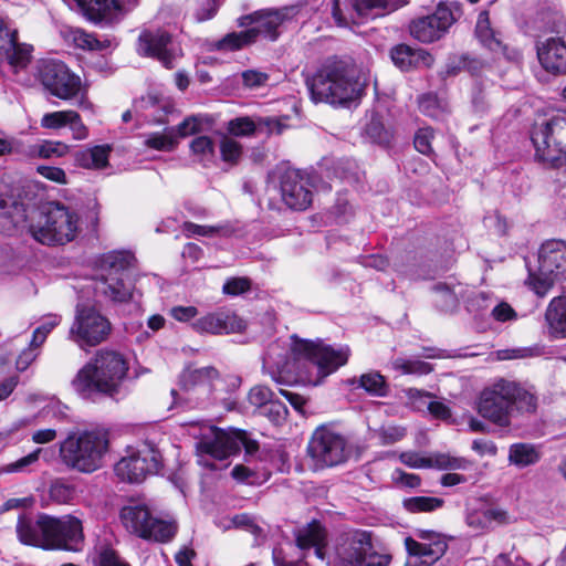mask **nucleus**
I'll use <instances>...</instances> for the list:
<instances>
[{"instance_id": "f257e3e1", "label": "nucleus", "mask_w": 566, "mask_h": 566, "mask_svg": "<svg viewBox=\"0 0 566 566\" xmlns=\"http://www.w3.org/2000/svg\"><path fill=\"white\" fill-rule=\"evenodd\" d=\"M129 363L118 350L101 348L77 370L71 386L85 400L114 398L128 376Z\"/></svg>"}, {"instance_id": "f03ea898", "label": "nucleus", "mask_w": 566, "mask_h": 566, "mask_svg": "<svg viewBox=\"0 0 566 566\" xmlns=\"http://www.w3.org/2000/svg\"><path fill=\"white\" fill-rule=\"evenodd\" d=\"M368 75L350 62L327 60L306 81L315 103L349 106L357 102L368 85Z\"/></svg>"}, {"instance_id": "7ed1b4c3", "label": "nucleus", "mask_w": 566, "mask_h": 566, "mask_svg": "<svg viewBox=\"0 0 566 566\" xmlns=\"http://www.w3.org/2000/svg\"><path fill=\"white\" fill-rule=\"evenodd\" d=\"M17 533L23 544L45 549L77 551L83 541L82 523L73 516L56 518L43 514L33 520L23 515L18 520Z\"/></svg>"}, {"instance_id": "20e7f679", "label": "nucleus", "mask_w": 566, "mask_h": 566, "mask_svg": "<svg viewBox=\"0 0 566 566\" xmlns=\"http://www.w3.org/2000/svg\"><path fill=\"white\" fill-rule=\"evenodd\" d=\"M536 398L520 384L504 378L485 387L479 397L478 412L499 427L511 426L515 412H534Z\"/></svg>"}, {"instance_id": "39448f33", "label": "nucleus", "mask_w": 566, "mask_h": 566, "mask_svg": "<svg viewBox=\"0 0 566 566\" xmlns=\"http://www.w3.org/2000/svg\"><path fill=\"white\" fill-rule=\"evenodd\" d=\"M325 562L327 566H388L391 555L374 548L370 532L350 530L336 537Z\"/></svg>"}, {"instance_id": "423d86ee", "label": "nucleus", "mask_w": 566, "mask_h": 566, "mask_svg": "<svg viewBox=\"0 0 566 566\" xmlns=\"http://www.w3.org/2000/svg\"><path fill=\"white\" fill-rule=\"evenodd\" d=\"M244 448L247 455H254L259 450L256 441L248 438L243 430L229 431L210 427L196 443L198 463L210 470H220L216 461H222Z\"/></svg>"}, {"instance_id": "0eeeda50", "label": "nucleus", "mask_w": 566, "mask_h": 566, "mask_svg": "<svg viewBox=\"0 0 566 566\" xmlns=\"http://www.w3.org/2000/svg\"><path fill=\"white\" fill-rule=\"evenodd\" d=\"M105 430H88L69 436L60 446L63 462L80 472L91 473L102 467L108 449Z\"/></svg>"}, {"instance_id": "6e6552de", "label": "nucleus", "mask_w": 566, "mask_h": 566, "mask_svg": "<svg viewBox=\"0 0 566 566\" xmlns=\"http://www.w3.org/2000/svg\"><path fill=\"white\" fill-rule=\"evenodd\" d=\"M292 354L296 360H303V367L308 375L300 377L313 385L321 382L323 378L334 373L348 360L349 349L342 347L335 349L332 346L315 344L293 337Z\"/></svg>"}, {"instance_id": "1a4fd4ad", "label": "nucleus", "mask_w": 566, "mask_h": 566, "mask_svg": "<svg viewBox=\"0 0 566 566\" xmlns=\"http://www.w3.org/2000/svg\"><path fill=\"white\" fill-rule=\"evenodd\" d=\"M43 222L30 226V233L40 244L64 245L78 232V216L60 202H48L41 211Z\"/></svg>"}, {"instance_id": "9d476101", "label": "nucleus", "mask_w": 566, "mask_h": 566, "mask_svg": "<svg viewBox=\"0 0 566 566\" xmlns=\"http://www.w3.org/2000/svg\"><path fill=\"white\" fill-rule=\"evenodd\" d=\"M35 77L51 95L64 101L76 99L81 108L91 107L81 77L63 62L41 60L36 65Z\"/></svg>"}, {"instance_id": "9b49d317", "label": "nucleus", "mask_w": 566, "mask_h": 566, "mask_svg": "<svg viewBox=\"0 0 566 566\" xmlns=\"http://www.w3.org/2000/svg\"><path fill=\"white\" fill-rule=\"evenodd\" d=\"M523 258L528 284L538 296H545L555 281L566 273V250H527Z\"/></svg>"}, {"instance_id": "f8f14e48", "label": "nucleus", "mask_w": 566, "mask_h": 566, "mask_svg": "<svg viewBox=\"0 0 566 566\" xmlns=\"http://www.w3.org/2000/svg\"><path fill=\"white\" fill-rule=\"evenodd\" d=\"M531 138L538 160L557 168L566 166V114L535 125Z\"/></svg>"}, {"instance_id": "ddd939ff", "label": "nucleus", "mask_w": 566, "mask_h": 566, "mask_svg": "<svg viewBox=\"0 0 566 566\" xmlns=\"http://www.w3.org/2000/svg\"><path fill=\"white\" fill-rule=\"evenodd\" d=\"M295 544L300 549L297 558L291 557V552L295 547L289 543L287 547H276L273 549V563L275 566H307L305 558L307 552L314 548V555L321 559L326 558L327 532L318 522L312 521L294 532Z\"/></svg>"}, {"instance_id": "4468645a", "label": "nucleus", "mask_w": 566, "mask_h": 566, "mask_svg": "<svg viewBox=\"0 0 566 566\" xmlns=\"http://www.w3.org/2000/svg\"><path fill=\"white\" fill-rule=\"evenodd\" d=\"M124 527L132 534L144 539L169 542L177 532L174 522H167L153 516L146 504L130 502L123 506L119 513Z\"/></svg>"}, {"instance_id": "2eb2a0df", "label": "nucleus", "mask_w": 566, "mask_h": 566, "mask_svg": "<svg viewBox=\"0 0 566 566\" xmlns=\"http://www.w3.org/2000/svg\"><path fill=\"white\" fill-rule=\"evenodd\" d=\"M132 260L133 255L128 250H109L103 253L96 262V269L102 276L96 290L113 302H127L132 297V286L117 275L130 265Z\"/></svg>"}, {"instance_id": "dca6fc26", "label": "nucleus", "mask_w": 566, "mask_h": 566, "mask_svg": "<svg viewBox=\"0 0 566 566\" xmlns=\"http://www.w3.org/2000/svg\"><path fill=\"white\" fill-rule=\"evenodd\" d=\"M111 333L109 319L96 308L80 305L76 307L69 338L81 349L98 346L108 339Z\"/></svg>"}, {"instance_id": "f3484780", "label": "nucleus", "mask_w": 566, "mask_h": 566, "mask_svg": "<svg viewBox=\"0 0 566 566\" xmlns=\"http://www.w3.org/2000/svg\"><path fill=\"white\" fill-rule=\"evenodd\" d=\"M307 452L316 468L342 464L350 454L345 437L327 427H319L313 432Z\"/></svg>"}, {"instance_id": "a211bd4d", "label": "nucleus", "mask_w": 566, "mask_h": 566, "mask_svg": "<svg viewBox=\"0 0 566 566\" xmlns=\"http://www.w3.org/2000/svg\"><path fill=\"white\" fill-rule=\"evenodd\" d=\"M160 465V454L150 446L122 458L115 465V473L129 483H139L148 474L157 473Z\"/></svg>"}, {"instance_id": "6ab92c4d", "label": "nucleus", "mask_w": 566, "mask_h": 566, "mask_svg": "<svg viewBox=\"0 0 566 566\" xmlns=\"http://www.w3.org/2000/svg\"><path fill=\"white\" fill-rule=\"evenodd\" d=\"M218 378L219 373L213 367L186 369L180 377L181 389L187 395L186 399L195 407L206 406L213 381Z\"/></svg>"}, {"instance_id": "aec40b11", "label": "nucleus", "mask_w": 566, "mask_h": 566, "mask_svg": "<svg viewBox=\"0 0 566 566\" xmlns=\"http://www.w3.org/2000/svg\"><path fill=\"white\" fill-rule=\"evenodd\" d=\"M453 22L451 10L439 6L432 14L413 20L410 34L420 42L431 43L442 38Z\"/></svg>"}, {"instance_id": "412c9836", "label": "nucleus", "mask_w": 566, "mask_h": 566, "mask_svg": "<svg viewBox=\"0 0 566 566\" xmlns=\"http://www.w3.org/2000/svg\"><path fill=\"white\" fill-rule=\"evenodd\" d=\"M281 196L285 205L291 209H307L313 199L308 178L300 170H286L281 177Z\"/></svg>"}, {"instance_id": "4be33fe9", "label": "nucleus", "mask_w": 566, "mask_h": 566, "mask_svg": "<svg viewBox=\"0 0 566 566\" xmlns=\"http://www.w3.org/2000/svg\"><path fill=\"white\" fill-rule=\"evenodd\" d=\"M416 536L421 542L406 537L405 545L410 555L429 559L421 560L419 566H430L447 552L448 544L443 535L429 530H418Z\"/></svg>"}, {"instance_id": "5701e85b", "label": "nucleus", "mask_w": 566, "mask_h": 566, "mask_svg": "<svg viewBox=\"0 0 566 566\" xmlns=\"http://www.w3.org/2000/svg\"><path fill=\"white\" fill-rule=\"evenodd\" d=\"M191 327L199 334L221 335L244 331L245 322L231 310L220 308L196 319Z\"/></svg>"}, {"instance_id": "b1692460", "label": "nucleus", "mask_w": 566, "mask_h": 566, "mask_svg": "<svg viewBox=\"0 0 566 566\" xmlns=\"http://www.w3.org/2000/svg\"><path fill=\"white\" fill-rule=\"evenodd\" d=\"M93 22L113 21L135 9L138 0H74Z\"/></svg>"}, {"instance_id": "393cba45", "label": "nucleus", "mask_w": 566, "mask_h": 566, "mask_svg": "<svg viewBox=\"0 0 566 566\" xmlns=\"http://www.w3.org/2000/svg\"><path fill=\"white\" fill-rule=\"evenodd\" d=\"M541 65L549 73H566V32L541 40L536 44Z\"/></svg>"}, {"instance_id": "a878e982", "label": "nucleus", "mask_w": 566, "mask_h": 566, "mask_svg": "<svg viewBox=\"0 0 566 566\" xmlns=\"http://www.w3.org/2000/svg\"><path fill=\"white\" fill-rule=\"evenodd\" d=\"M170 35L165 31L145 30L138 36L137 51L140 55L157 59L165 67L172 69L175 55L168 49Z\"/></svg>"}, {"instance_id": "bb28decb", "label": "nucleus", "mask_w": 566, "mask_h": 566, "mask_svg": "<svg viewBox=\"0 0 566 566\" xmlns=\"http://www.w3.org/2000/svg\"><path fill=\"white\" fill-rule=\"evenodd\" d=\"M400 461L410 468H437L439 470H465L470 462L460 457H453L447 453H436L429 458L419 452L407 451L399 455Z\"/></svg>"}, {"instance_id": "cd10ccee", "label": "nucleus", "mask_w": 566, "mask_h": 566, "mask_svg": "<svg viewBox=\"0 0 566 566\" xmlns=\"http://www.w3.org/2000/svg\"><path fill=\"white\" fill-rule=\"evenodd\" d=\"M289 9L268 10L254 13L251 19L254 25L249 29L253 41L258 36L275 41L279 36L277 28L287 18Z\"/></svg>"}, {"instance_id": "c85d7f7f", "label": "nucleus", "mask_w": 566, "mask_h": 566, "mask_svg": "<svg viewBox=\"0 0 566 566\" xmlns=\"http://www.w3.org/2000/svg\"><path fill=\"white\" fill-rule=\"evenodd\" d=\"M475 32L481 43L495 54L502 55L510 61H515L520 57V52L502 43L490 28L488 12L483 11L479 14Z\"/></svg>"}, {"instance_id": "c756f323", "label": "nucleus", "mask_w": 566, "mask_h": 566, "mask_svg": "<svg viewBox=\"0 0 566 566\" xmlns=\"http://www.w3.org/2000/svg\"><path fill=\"white\" fill-rule=\"evenodd\" d=\"M391 60L402 71L412 67H429L433 57L422 49H413L406 44H399L391 50Z\"/></svg>"}, {"instance_id": "7c9ffc66", "label": "nucleus", "mask_w": 566, "mask_h": 566, "mask_svg": "<svg viewBox=\"0 0 566 566\" xmlns=\"http://www.w3.org/2000/svg\"><path fill=\"white\" fill-rule=\"evenodd\" d=\"M545 318L554 336L566 337V297H554L547 306Z\"/></svg>"}, {"instance_id": "2f4dec72", "label": "nucleus", "mask_w": 566, "mask_h": 566, "mask_svg": "<svg viewBox=\"0 0 566 566\" xmlns=\"http://www.w3.org/2000/svg\"><path fill=\"white\" fill-rule=\"evenodd\" d=\"M112 147L109 145H97L92 148L80 150L75 154L77 166L86 169H103L108 165V157Z\"/></svg>"}, {"instance_id": "473e14b6", "label": "nucleus", "mask_w": 566, "mask_h": 566, "mask_svg": "<svg viewBox=\"0 0 566 566\" xmlns=\"http://www.w3.org/2000/svg\"><path fill=\"white\" fill-rule=\"evenodd\" d=\"M182 231L188 238H226L232 235L235 232V228L230 222H223L216 226H200L192 222H185Z\"/></svg>"}, {"instance_id": "72a5a7b5", "label": "nucleus", "mask_w": 566, "mask_h": 566, "mask_svg": "<svg viewBox=\"0 0 566 566\" xmlns=\"http://www.w3.org/2000/svg\"><path fill=\"white\" fill-rule=\"evenodd\" d=\"M541 459L538 448L530 443H514L510 447L509 461L520 468L535 464Z\"/></svg>"}, {"instance_id": "f704fd0d", "label": "nucleus", "mask_w": 566, "mask_h": 566, "mask_svg": "<svg viewBox=\"0 0 566 566\" xmlns=\"http://www.w3.org/2000/svg\"><path fill=\"white\" fill-rule=\"evenodd\" d=\"M467 522L469 526L475 530L492 527V523L507 524L510 517L505 511L490 509L483 512H474L468 515Z\"/></svg>"}, {"instance_id": "c9c22d12", "label": "nucleus", "mask_w": 566, "mask_h": 566, "mask_svg": "<svg viewBox=\"0 0 566 566\" xmlns=\"http://www.w3.org/2000/svg\"><path fill=\"white\" fill-rule=\"evenodd\" d=\"M32 46L18 42L17 31L12 34V48L6 52L0 53V60H7L8 63L14 69H23L28 65L31 59Z\"/></svg>"}, {"instance_id": "e433bc0d", "label": "nucleus", "mask_w": 566, "mask_h": 566, "mask_svg": "<svg viewBox=\"0 0 566 566\" xmlns=\"http://www.w3.org/2000/svg\"><path fill=\"white\" fill-rule=\"evenodd\" d=\"M263 367L269 369L271 378L279 385L293 382L292 368L286 359L275 361L272 350L263 358Z\"/></svg>"}, {"instance_id": "4c0bfd02", "label": "nucleus", "mask_w": 566, "mask_h": 566, "mask_svg": "<svg viewBox=\"0 0 566 566\" xmlns=\"http://www.w3.org/2000/svg\"><path fill=\"white\" fill-rule=\"evenodd\" d=\"M354 10L358 14L367 18L373 14L375 10L394 11L407 4V0H350Z\"/></svg>"}, {"instance_id": "58836bf2", "label": "nucleus", "mask_w": 566, "mask_h": 566, "mask_svg": "<svg viewBox=\"0 0 566 566\" xmlns=\"http://www.w3.org/2000/svg\"><path fill=\"white\" fill-rule=\"evenodd\" d=\"M350 384L373 396L384 397L387 394L385 377L377 371L363 374L359 378L352 379Z\"/></svg>"}, {"instance_id": "ea45409f", "label": "nucleus", "mask_w": 566, "mask_h": 566, "mask_svg": "<svg viewBox=\"0 0 566 566\" xmlns=\"http://www.w3.org/2000/svg\"><path fill=\"white\" fill-rule=\"evenodd\" d=\"M350 0H333L332 2V15L339 27H349L352 24H358V19L364 18L363 14H358L350 3Z\"/></svg>"}, {"instance_id": "a19ab883", "label": "nucleus", "mask_w": 566, "mask_h": 566, "mask_svg": "<svg viewBox=\"0 0 566 566\" xmlns=\"http://www.w3.org/2000/svg\"><path fill=\"white\" fill-rule=\"evenodd\" d=\"M70 151V146L62 142L43 140L30 147L29 155L34 158L63 157Z\"/></svg>"}, {"instance_id": "79ce46f5", "label": "nucleus", "mask_w": 566, "mask_h": 566, "mask_svg": "<svg viewBox=\"0 0 566 566\" xmlns=\"http://www.w3.org/2000/svg\"><path fill=\"white\" fill-rule=\"evenodd\" d=\"M69 38L75 46L83 50L102 51L109 45L108 41L102 42L98 39H96L94 34L87 33L82 29L71 30L69 33Z\"/></svg>"}, {"instance_id": "37998d69", "label": "nucleus", "mask_w": 566, "mask_h": 566, "mask_svg": "<svg viewBox=\"0 0 566 566\" xmlns=\"http://www.w3.org/2000/svg\"><path fill=\"white\" fill-rule=\"evenodd\" d=\"M392 368L403 375H428L433 370L431 364L419 359L396 358L391 361Z\"/></svg>"}, {"instance_id": "c03bdc74", "label": "nucleus", "mask_w": 566, "mask_h": 566, "mask_svg": "<svg viewBox=\"0 0 566 566\" xmlns=\"http://www.w3.org/2000/svg\"><path fill=\"white\" fill-rule=\"evenodd\" d=\"M402 504L410 513L432 512L443 505V500L432 496H413L405 499Z\"/></svg>"}, {"instance_id": "a18cd8bd", "label": "nucleus", "mask_w": 566, "mask_h": 566, "mask_svg": "<svg viewBox=\"0 0 566 566\" xmlns=\"http://www.w3.org/2000/svg\"><path fill=\"white\" fill-rule=\"evenodd\" d=\"M145 145L156 150H171L177 145L175 128H167L164 134L154 133L147 136Z\"/></svg>"}, {"instance_id": "49530a36", "label": "nucleus", "mask_w": 566, "mask_h": 566, "mask_svg": "<svg viewBox=\"0 0 566 566\" xmlns=\"http://www.w3.org/2000/svg\"><path fill=\"white\" fill-rule=\"evenodd\" d=\"M49 493L52 501L60 504H65L70 503L74 499L75 489L73 485L66 482L56 480L51 484Z\"/></svg>"}, {"instance_id": "de8ad7c7", "label": "nucleus", "mask_w": 566, "mask_h": 566, "mask_svg": "<svg viewBox=\"0 0 566 566\" xmlns=\"http://www.w3.org/2000/svg\"><path fill=\"white\" fill-rule=\"evenodd\" d=\"M191 153L199 157L201 163L209 161L213 157L214 145L210 137L198 136L190 143Z\"/></svg>"}, {"instance_id": "09e8293b", "label": "nucleus", "mask_w": 566, "mask_h": 566, "mask_svg": "<svg viewBox=\"0 0 566 566\" xmlns=\"http://www.w3.org/2000/svg\"><path fill=\"white\" fill-rule=\"evenodd\" d=\"M189 2L193 9V17L198 22L213 18L218 9L216 0H189Z\"/></svg>"}, {"instance_id": "8fccbe9b", "label": "nucleus", "mask_w": 566, "mask_h": 566, "mask_svg": "<svg viewBox=\"0 0 566 566\" xmlns=\"http://www.w3.org/2000/svg\"><path fill=\"white\" fill-rule=\"evenodd\" d=\"M41 451H42V449L39 448V449L34 450L33 452L29 453L28 455L14 461V462L3 465L0 469V472H3V473L27 472L29 467L33 465L34 463H36L39 461Z\"/></svg>"}, {"instance_id": "3c124183", "label": "nucleus", "mask_w": 566, "mask_h": 566, "mask_svg": "<svg viewBox=\"0 0 566 566\" xmlns=\"http://www.w3.org/2000/svg\"><path fill=\"white\" fill-rule=\"evenodd\" d=\"M72 109L46 113L41 118V126L48 129H60L67 126Z\"/></svg>"}, {"instance_id": "603ef678", "label": "nucleus", "mask_w": 566, "mask_h": 566, "mask_svg": "<svg viewBox=\"0 0 566 566\" xmlns=\"http://www.w3.org/2000/svg\"><path fill=\"white\" fill-rule=\"evenodd\" d=\"M221 157L224 161L235 164L242 155V146L230 137H223L220 144Z\"/></svg>"}, {"instance_id": "864d4df0", "label": "nucleus", "mask_w": 566, "mask_h": 566, "mask_svg": "<svg viewBox=\"0 0 566 566\" xmlns=\"http://www.w3.org/2000/svg\"><path fill=\"white\" fill-rule=\"evenodd\" d=\"M377 437L381 444L390 446L400 441L406 436V429L400 426H382L377 430Z\"/></svg>"}, {"instance_id": "5fc2aeb1", "label": "nucleus", "mask_w": 566, "mask_h": 566, "mask_svg": "<svg viewBox=\"0 0 566 566\" xmlns=\"http://www.w3.org/2000/svg\"><path fill=\"white\" fill-rule=\"evenodd\" d=\"M202 117L192 115L185 118L179 125L175 128L176 140L178 138H185L187 136L197 134L201 130Z\"/></svg>"}, {"instance_id": "6e6d98bb", "label": "nucleus", "mask_w": 566, "mask_h": 566, "mask_svg": "<svg viewBox=\"0 0 566 566\" xmlns=\"http://www.w3.org/2000/svg\"><path fill=\"white\" fill-rule=\"evenodd\" d=\"M251 42H253L251 32L249 30H245L240 33L228 34L220 41L219 48L227 50H237L241 49L243 45L249 44Z\"/></svg>"}, {"instance_id": "4d7b16f0", "label": "nucleus", "mask_w": 566, "mask_h": 566, "mask_svg": "<svg viewBox=\"0 0 566 566\" xmlns=\"http://www.w3.org/2000/svg\"><path fill=\"white\" fill-rule=\"evenodd\" d=\"M258 127L249 117H238L229 122L228 130L234 136H249L252 135Z\"/></svg>"}, {"instance_id": "13d9d810", "label": "nucleus", "mask_w": 566, "mask_h": 566, "mask_svg": "<svg viewBox=\"0 0 566 566\" xmlns=\"http://www.w3.org/2000/svg\"><path fill=\"white\" fill-rule=\"evenodd\" d=\"M536 355H538V350L532 347L507 348L495 352L497 360L524 359Z\"/></svg>"}, {"instance_id": "bf43d9fd", "label": "nucleus", "mask_w": 566, "mask_h": 566, "mask_svg": "<svg viewBox=\"0 0 566 566\" xmlns=\"http://www.w3.org/2000/svg\"><path fill=\"white\" fill-rule=\"evenodd\" d=\"M272 398H273L272 390L270 388H268L266 386H262V385L254 386L250 390L249 396H248L250 403L255 407L266 406L269 402H271Z\"/></svg>"}, {"instance_id": "052dcab7", "label": "nucleus", "mask_w": 566, "mask_h": 566, "mask_svg": "<svg viewBox=\"0 0 566 566\" xmlns=\"http://www.w3.org/2000/svg\"><path fill=\"white\" fill-rule=\"evenodd\" d=\"M432 139L433 130L431 128H421L415 136V148L423 155H430L432 153Z\"/></svg>"}, {"instance_id": "680f3d73", "label": "nucleus", "mask_w": 566, "mask_h": 566, "mask_svg": "<svg viewBox=\"0 0 566 566\" xmlns=\"http://www.w3.org/2000/svg\"><path fill=\"white\" fill-rule=\"evenodd\" d=\"M251 289V282L248 277H232L228 280L222 287L224 294L240 295Z\"/></svg>"}, {"instance_id": "e2e57ef3", "label": "nucleus", "mask_w": 566, "mask_h": 566, "mask_svg": "<svg viewBox=\"0 0 566 566\" xmlns=\"http://www.w3.org/2000/svg\"><path fill=\"white\" fill-rule=\"evenodd\" d=\"M241 77L244 86L252 90L266 85L269 81V75L266 73L256 70L244 71L241 74Z\"/></svg>"}, {"instance_id": "0e129e2a", "label": "nucleus", "mask_w": 566, "mask_h": 566, "mask_svg": "<svg viewBox=\"0 0 566 566\" xmlns=\"http://www.w3.org/2000/svg\"><path fill=\"white\" fill-rule=\"evenodd\" d=\"M231 523L234 527L244 528L256 537L262 534V528L255 524L254 518L249 514H238L232 517Z\"/></svg>"}, {"instance_id": "69168bd1", "label": "nucleus", "mask_w": 566, "mask_h": 566, "mask_svg": "<svg viewBox=\"0 0 566 566\" xmlns=\"http://www.w3.org/2000/svg\"><path fill=\"white\" fill-rule=\"evenodd\" d=\"M7 217L11 220L14 227H18L24 223L29 216L28 207L18 201H13L10 209L4 212Z\"/></svg>"}, {"instance_id": "338daca9", "label": "nucleus", "mask_w": 566, "mask_h": 566, "mask_svg": "<svg viewBox=\"0 0 566 566\" xmlns=\"http://www.w3.org/2000/svg\"><path fill=\"white\" fill-rule=\"evenodd\" d=\"M135 106L142 111H151V109L158 107V108L163 109L166 114L170 109V104L168 102H165V101L160 99L159 97H157L155 95H150V94L142 97L138 102H136Z\"/></svg>"}, {"instance_id": "774afa93", "label": "nucleus", "mask_w": 566, "mask_h": 566, "mask_svg": "<svg viewBox=\"0 0 566 566\" xmlns=\"http://www.w3.org/2000/svg\"><path fill=\"white\" fill-rule=\"evenodd\" d=\"M333 213L338 222H346L353 214V206L346 196H338L333 207Z\"/></svg>"}]
</instances>
